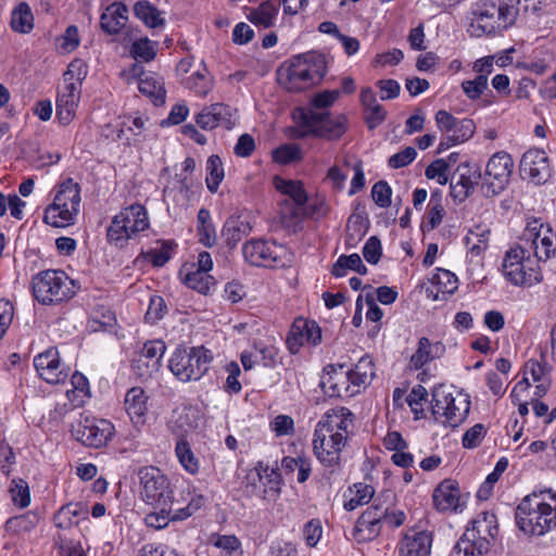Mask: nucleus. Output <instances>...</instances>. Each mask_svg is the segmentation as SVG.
Segmentation results:
<instances>
[{"instance_id": "f257e3e1", "label": "nucleus", "mask_w": 556, "mask_h": 556, "mask_svg": "<svg viewBox=\"0 0 556 556\" xmlns=\"http://www.w3.org/2000/svg\"><path fill=\"white\" fill-rule=\"evenodd\" d=\"M516 525L527 535L542 536L556 528V491L533 490L518 504Z\"/></svg>"}, {"instance_id": "f03ea898", "label": "nucleus", "mask_w": 556, "mask_h": 556, "mask_svg": "<svg viewBox=\"0 0 556 556\" xmlns=\"http://www.w3.org/2000/svg\"><path fill=\"white\" fill-rule=\"evenodd\" d=\"M327 65L323 55L309 52L300 54L279 67V84L291 92H299L317 85L326 75Z\"/></svg>"}, {"instance_id": "7ed1b4c3", "label": "nucleus", "mask_w": 556, "mask_h": 556, "mask_svg": "<svg viewBox=\"0 0 556 556\" xmlns=\"http://www.w3.org/2000/svg\"><path fill=\"white\" fill-rule=\"evenodd\" d=\"M298 128L296 138L313 135L326 140H337L346 131V118L343 115L331 116L327 112H317L314 109H298L293 114Z\"/></svg>"}, {"instance_id": "20e7f679", "label": "nucleus", "mask_w": 556, "mask_h": 556, "mask_svg": "<svg viewBox=\"0 0 556 556\" xmlns=\"http://www.w3.org/2000/svg\"><path fill=\"white\" fill-rule=\"evenodd\" d=\"M80 188L73 179L60 185L53 203L46 208L43 220L53 227H66L74 224L79 212Z\"/></svg>"}, {"instance_id": "39448f33", "label": "nucleus", "mask_w": 556, "mask_h": 556, "mask_svg": "<svg viewBox=\"0 0 556 556\" xmlns=\"http://www.w3.org/2000/svg\"><path fill=\"white\" fill-rule=\"evenodd\" d=\"M139 498L149 506H168L174 503V489L169 478L155 466L138 469Z\"/></svg>"}, {"instance_id": "423d86ee", "label": "nucleus", "mask_w": 556, "mask_h": 556, "mask_svg": "<svg viewBox=\"0 0 556 556\" xmlns=\"http://www.w3.org/2000/svg\"><path fill=\"white\" fill-rule=\"evenodd\" d=\"M212 359L204 346L178 348L169 361V369L181 382L198 381L208 370Z\"/></svg>"}, {"instance_id": "0eeeda50", "label": "nucleus", "mask_w": 556, "mask_h": 556, "mask_svg": "<svg viewBox=\"0 0 556 556\" xmlns=\"http://www.w3.org/2000/svg\"><path fill=\"white\" fill-rule=\"evenodd\" d=\"M33 294L41 304H55L75 294V285L64 271L45 270L33 278Z\"/></svg>"}, {"instance_id": "6e6552de", "label": "nucleus", "mask_w": 556, "mask_h": 556, "mask_svg": "<svg viewBox=\"0 0 556 556\" xmlns=\"http://www.w3.org/2000/svg\"><path fill=\"white\" fill-rule=\"evenodd\" d=\"M445 384H439L432 390L431 413L435 419L444 417V424L450 427H457L467 417L470 410L468 394L458 393L453 396L444 390Z\"/></svg>"}, {"instance_id": "1a4fd4ad", "label": "nucleus", "mask_w": 556, "mask_h": 556, "mask_svg": "<svg viewBox=\"0 0 556 556\" xmlns=\"http://www.w3.org/2000/svg\"><path fill=\"white\" fill-rule=\"evenodd\" d=\"M244 260L253 266L285 267L292 262L291 252L275 241L250 240L243 244Z\"/></svg>"}, {"instance_id": "9d476101", "label": "nucleus", "mask_w": 556, "mask_h": 556, "mask_svg": "<svg viewBox=\"0 0 556 556\" xmlns=\"http://www.w3.org/2000/svg\"><path fill=\"white\" fill-rule=\"evenodd\" d=\"M114 425L102 418L81 413L79 419L76 420L71 428L72 437L92 448H100L105 446L114 435Z\"/></svg>"}, {"instance_id": "9b49d317", "label": "nucleus", "mask_w": 556, "mask_h": 556, "mask_svg": "<svg viewBox=\"0 0 556 556\" xmlns=\"http://www.w3.org/2000/svg\"><path fill=\"white\" fill-rule=\"evenodd\" d=\"M353 414L345 407L334 408L325 413L317 422L314 437H323L331 442L340 453L346 444L350 429L353 426Z\"/></svg>"}, {"instance_id": "f8f14e48", "label": "nucleus", "mask_w": 556, "mask_h": 556, "mask_svg": "<svg viewBox=\"0 0 556 556\" xmlns=\"http://www.w3.org/2000/svg\"><path fill=\"white\" fill-rule=\"evenodd\" d=\"M514 162L506 152L493 154L486 163L485 172L482 177L481 190L488 198L502 192L509 182Z\"/></svg>"}, {"instance_id": "ddd939ff", "label": "nucleus", "mask_w": 556, "mask_h": 556, "mask_svg": "<svg viewBox=\"0 0 556 556\" xmlns=\"http://www.w3.org/2000/svg\"><path fill=\"white\" fill-rule=\"evenodd\" d=\"M176 72L181 84L199 96H206L213 88V77L206 65L193 56L181 60L177 64Z\"/></svg>"}, {"instance_id": "4468645a", "label": "nucleus", "mask_w": 556, "mask_h": 556, "mask_svg": "<svg viewBox=\"0 0 556 556\" xmlns=\"http://www.w3.org/2000/svg\"><path fill=\"white\" fill-rule=\"evenodd\" d=\"M205 426L204 413L198 405L181 403L172 410L168 428L178 438L202 430Z\"/></svg>"}, {"instance_id": "2eb2a0df", "label": "nucleus", "mask_w": 556, "mask_h": 556, "mask_svg": "<svg viewBox=\"0 0 556 556\" xmlns=\"http://www.w3.org/2000/svg\"><path fill=\"white\" fill-rule=\"evenodd\" d=\"M529 253L525 248L518 245L506 252L503 261L504 276L516 286H532L540 281L539 275L532 268H526V254Z\"/></svg>"}, {"instance_id": "dca6fc26", "label": "nucleus", "mask_w": 556, "mask_h": 556, "mask_svg": "<svg viewBox=\"0 0 556 556\" xmlns=\"http://www.w3.org/2000/svg\"><path fill=\"white\" fill-rule=\"evenodd\" d=\"M321 341V330L316 321L298 318L294 320L287 337V346L290 353L296 354L305 344L313 346Z\"/></svg>"}, {"instance_id": "f3484780", "label": "nucleus", "mask_w": 556, "mask_h": 556, "mask_svg": "<svg viewBox=\"0 0 556 556\" xmlns=\"http://www.w3.org/2000/svg\"><path fill=\"white\" fill-rule=\"evenodd\" d=\"M520 173L535 184H542L551 175L549 162L545 151L540 149L528 150L520 160Z\"/></svg>"}, {"instance_id": "a211bd4d", "label": "nucleus", "mask_w": 556, "mask_h": 556, "mask_svg": "<svg viewBox=\"0 0 556 556\" xmlns=\"http://www.w3.org/2000/svg\"><path fill=\"white\" fill-rule=\"evenodd\" d=\"M34 366L45 382H64L67 379V372L60 369V354L55 348H49L35 356Z\"/></svg>"}, {"instance_id": "6ab92c4d", "label": "nucleus", "mask_w": 556, "mask_h": 556, "mask_svg": "<svg viewBox=\"0 0 556 556\" xmlns=\"http://www.w3.org/2000/svg\"><path fill=\"white\" fill-rule=\"evenodd\" d=\"M80 87L77 83H64L56 99V117L62 125H68L74 116L79 101Z\"/></svg>"}, {"instance_id": "aec40b11", "label": "nucleus", "mask_w": 556, "mask_h": 556, "mask_svg": "<svg viewBox=\"0 0 556 556\" xmlns=\"http://www.w3.org/2000/svg\"><path fill=\"white\" fill-rule=\"evenodd\" d=\"M472 14L471 28L475 31L492 34L498 30V12L495 1L478 0L472 9Z\"/></svg>"}, {"instance_id": "412c9836", "label": "nucleus", "mask_w": 556, "mask_h": 556, "mask_svg": "<svg viewBox=\"0 0 556 556\" xmlns=\"http://www.w3.org/2000/svg\"><path fill=\"white\" fill-rule=\"evenodd\" d=\"M131 74L135 77L144 76L138 80V89L142 94L150 98L155 105L164 104L166 91L162 77L153 73L144 74L142 66L139 64L132 65Z\"/></svg>"}, {"instance_id": "4be33fe9", "label": "nucleus", "mask_w": 556, "mask_h": 556, "mask_svg": "<svg viewBox=\"0 0 556 556\" xmlns=\"http://www.w3.org/2000/svg\"><path fill=\"white\" fill-rule=\"evenodd\" d=\"M433 503L440 511H462L460 493L453 480H443L433 491Z\"/></svg>"}, {"instance_id": "5701e85b", "label": "nucleus", "mask_w": 556, "mask_h": 556, "mask_svg": "<svg viewBox=\"0 0 556 556\" xmlns=\"http://www.w3.org/2000/svg\"><path fill=\"white\" fill-rule=\"evenodd\" d=\"M445 345L441 341H430L427 337L418 340L417 349L410 356L409 368L418 370L425 365L441 358L445 354Z\"/></svg>"}, {"instance_id": "b1692460", "label": "nucleus", "mask_w": 556, "mask_h": 556, "mask_svg": "<svg viewBox=\"0 0 556 556\" xmlns=\"http://www.w3.org/2000/svg\"><path fill=\"white\" fill-rule=\"evenodd\" d=\"M432 534L427 531L406 533L399 545V556H430Z\"/></svg>"}, {"instance_id": "393cba45", "label": "nucleus", "mask_w": 556, "mask_h": 556, "mask_svg": "<svg viewBox=\"0 0 556 556\" xmlns=\"http://www.w3.org/2000/svg\"><path fill=\"white\" fill-rule=\"evenodd\" d=\"M542 224L534 222L529 224L523 232V239L531 242L534 255L539 261H546L555 251L553 239L548 236H542Z\"/></svg>"}, {"instance_id": "a878e982", "label": "nucleus", "mask_w": 556, "mask_h": 556, "mask_svg": "<svg viewBox=\"0 0 556 556\" xmlns=\"http://www.w3.org/2000/svg\"><path fill=\"white\" fill-rule=\"evenodd\" d=\"M128 9L124 3L114 2L106 7L101 15V28L103 31L113 35L125 27L128 21Z\"/></svg>"}, {"instance_id": "bb28decb", "label": "nucleus", "mask_w": 556, "mask_h": 556, "mask_svg": "<svg viewBox=\"0 0 556 556\" xmlns=\"http://www.w3.org/2000/svg\"><path fill=\"white\" fill-rule=\"evenodd\" d=\"M116 217L122 222V224H125V229L127 230L130 238L149 227L146 208L140 204L124 208L119 214L116 215Z\"/></svg>"}, {"instance_id": "cd10ccee", "label": "nucleus", "mask_w": 556, "mask_h": 556, "mask_svg": "<svg viewBox=\"0 0 556 556\" xmlns=\"http://www.w3.org/2000/svg\"><path fill=\"white\" fill-rule=\"evenodd\" d=\"M465 533L473 534V542L485 540L490 543V539H494L498 533L497 519L495 514L483 511L473 521L472 527L467 529Z\"/></svg>"}, {"instance_id": "c85d7f7f", "label": "nucleus", "mask_w": 556, "mask_h": 556, "mask_svg": "<svg viewBox=\"0 0 556 556\" xmlns=\"http://www.w3.org/2000/svg\"><path fill=\"white\" fill-rule=\"evenodd\" d=\"M148 395H146L143 389L139 386H135L129 389L125 396L126 412L131 418V421L136 425L143 424V416L147 412Z\"/></svg>"}, {"instance_id": "c756f323", "label": "nucleus", "mask_w": 556, "mask_h": 556, "mask_svg": "<svg viewBox=\"0 0 556 556\" xmlns=\"http://www.w3.org/2000/svg\"><path fill=\"white\" fill-rule=\"evenodd\" d=\"M166 345L162 340H151L144 343L141 354L136 359V368L142 369L143 367L159 370L160 362L165 353Z\"/></svg>"}, {"instance_id": "7c9ffc66", "label": "nucleus", "mask_w": 556, "mask_h": 556, "mask_svg": "<svg viewBox=\"0 0 556 556\" xmlns=\"http://www.w3.org/2000/svg\"><path fill=\"white\" fill-rule=\"evenodd\" d=\"M229 109L223 103H216L203 109L197 116V124L202 129H213L222 124H229Z\"/></svg>"}, {"instance_id": "2f4dec72", "label": "nucleus", "mask_w": 556, "mask_h": 556, "mask_svg": "<svg viewBox=\"0 0 556 556\" xmlns=\"http://www.w3.org/2000/svg\"><path fill=\"white\" fill-rule=\"evenodd\" d=\"M331 446V442L325 439V433H323L321 438L314 437L313 439L315 456L326 468H330V471L333 472L340 466L341 453Z\"/></svg>"}, {"instance_id": "473e14b6", "label": "nucleus", "mask_w": 556, "mask_h": 556, "mask_svg": "<svg viewBox=\"0 0 556 556\" xmlns=\"http://www.w3.org/2000/svg\"><path fill=\"white\" fill-rule=\"evenodd\" d=\"M279 13V5L271 1H264L257 8L250 9L247 17L256 26L270 28L275 26Z\"/></svg>"}, {"instance_id": "72a5a7b5", "label": "nucleus", "mask_w": 556, "mask_h": 556, "mask_svg": "<svg viewBox=\"0 0 556 556\" xmlns=\"http://www.w3.org/2000/svg\"><path fill=\"white\" fill-rule=\"evenodd\" d=\"M472 538L473 534L464 533L452 548L450 556H482L488 553L490 543L483 539L475 543Z\"/></svg>"}, {"instance_id": "f704fd0d", "label": "nucleus", "mask_w": 556, "mask_h": 556, "mask_svg": "<svg viewBox=\"0 0 556 556\" xmlns=\"http://www.w3.org/2000/svg\"><path fill=\"white\" fill-rule=\"evenodd\" d=\"M134 13L148 27L156 28L165 24L163 13L148 0H139L136 2Z\"/></svg>"}, {"instance_id": "c9c22d12", "label": "nucleus", "mask_w": 556, "mask_h": 556, "mask_svg": "<svg viewBox=\"0 0 556 556\" xmlns=\"http://www.w3.org/2000/svg\"><path fill=\"white\" fill-rule=\"evenodd\" d=\"M532 379L534 382L541 380L553 379L552 367L547 364L544 356L541 355V359H529L523 366V377L520 382H529Z\"/></svg>"}, {"instance_id": "e433bc0d", "label": "nucleus", "mask_w": 556, "mask_h": 556, "mask_svg": "<svg viewBox=\"0 0 556 556\" xmlns=\"http://www.w3.org/2000/svg\"><path fill=\"white\" fill-rule=\"evenodd\" d=\"M11 27L21 34L29 33L34 27V15L26 2H21L11 15Z\"/></svg>"}, {"instance_id": "4c0bfd02", "label": "nucleus", "mask_w": 556, "mask_h": 556, "mask_svg": "<svg viewBox=\"0 0 556 556\" xmlns=\"http://www.w3.org/2000/svg\"><path fill=\"white\" fill-rule=\"evenodd\" d=\"M498 30L513 26L519 15L520 0H497Z\"/></svg>"}, {"instance_id": "58836bf2", "label": "nucleus", "mask_w": 556, "mask_h": 556, "mask_svg": "<svg viewBox=\"0 0 556 556\" xmlns=\"http://www.w3.org/2000/svg\"><path fill=\"white\" fill-rule=\"evenodd\" d=\"M39 515L34 511L11 517L5 522V529L13 534L30 532L39 522Z\"/></svg>"}, {"instance_id": "ea45409f", "label": "nucleus", "mask_w": 556, "mask_h": 556, "mask_svg": "<svg viewBox=\"0 0 556 556\" xmlns=\"http://www.w3.org/2000/svg\"><path fill=\"white\" fill-rule=\"evenodd\" d=\"M275 186L278 191L290 197L293 203L298 204V206H303L306 204L308 198L301 181L277 178Z\"/></svg>"}, {"instance_id": "a19ab883", "label": "nucleus", "mask_w": 556, "mask_h": 556, "mask_svg": "<svg viewBox=\"0 0 556 556\" xmlns=\"http://www.w3.org/2000/svg\"><path fill=\"white\" fill-rule=\"evenodd\" d=\"M85 507L78 503L63 505L54 515V525L60 529H66L74 523L75 517L86 516Z\"/></svg>"}, {"instance_id": "79ce46f5", "label": "nucleus", "mask_w": 556, "mask_h": 556, "mask_svg": "<svg viewBox=\"0 0 556 556\" xmlns=\"http://www.w3.org/2000/svg\"><path fill=\"white\" fill-rule=\"evenodd\" d=\"M251 231L249 223L240 219H229L224 226L223 235L228 247L233 248Z\"/></svg>"}, {"instance_id": "37998d69", "label": "nucleus", "mask_w": 556, "mask_h": 556, "mask_svg": "<svg viewBox=\"0 0 556 556\" xmlns=\"http://www.w3.org/2000/svg\"><path fill=\"white\" fill-rule=\"evenodd\" d=\"M224 166L218 155H211L206 161V186L207 189L215 193L218 190L219 184L224 179Z\"/></svg>"}, {"instance_id": "c03bdc74", "label": "nucleus", "mask_w": 556, "mask_h": 556, "mask_svg": "<svg viewBox=\"0 0 556 556\" xmlns=\"http://www.w3.org/2000/svg\"><path fill=\"white\" fill-rule=\"evenodd\" d=\"M346 269L355 270L361 275H365L367 273L366 266L363 264L361 256L356 253L349 256L341 255L333 265L331 273L336 277H343Z\"/></svg>"}, {"instance_id": "a18cd8bd", "label": "nucleus", "mask_w": 556, "mask_h": 556, "mask_svg": "<svg viewBox=\"0 0 556 556\" xmlns=\"http://www.w3.org/2000/svg\"><path fill=\"white\" fill-rule=\"evenodd\" d=\"M176 456L185 468L190 473H195L199 470V462L191 451L190 444L185 438H178L175 447Z\"/></svg>"}, {"instance_id": "49530a36", "label": "nucleus", "mask_w": 556, "mask_h": 556, "mask_svg": "<svg viewBox=\"0 0 556 556\" xmlns=\"http://www.w3.org/2000/svg\"><path fill=\"white\" fill-rule=\"evenodd\" d=\"M345 375L351 382H367L376 379L375 365L368 357H363L356 364L354 370H348Z\"/></svg>"}, {"instance_id": "de8ad7c7", "label": "nucleus", "mask_w": 556, "mask_h": 556, "mask_svg": "<svg viewBox=\"0 0 556 556\" xmlns=\"http://www.w3.org/2000/svg\"><path fill=\"white\" fill-rule=\"evenodd\" d=\"M155 46L156 43L147 37L139 38L132 42L129 53L135 60L150 62L156 55Z\"/></svg>"}, {"instance_id": "09e8293b", "label": "nucleus", "mask_w": 556, "mask_h": 556, "mask_svg": "<svg viewBox=\"0 0 556 556\" xmlns=\"http://www.w3.org/2000/svg\"><path fill=\"white\" fill-rule=\"evenodd\" d=\"M351 492L353 496L344 504L346 510H353L361 505L369 503L375 494V490L371 485L361 482L355 483Z\"/></svg>"}, {"instance_id": "8fccbe9b", "label": "nucleus", "mask_w": 556, "mask_h": 556, "mask_svg": "<svg viewBox=\"0 0 556 556\" xmlns=\"http://www.w3.org/2000/svg\"><path fill=\"white\" fill-rule=\"evenodd\" d=\"M73 389L66 390V397L68 400V408L67 404H63L62 413H66L68 409H73L76 407H80L85 405L87 400L91 397L90 384H72Z\"/></svg>"}, {"instance_id": "3c124183", "label": "nucleus", "mask_w": 556, "mask_h": 556, "mask_svg": "<svg viewBox=\"0 0 556 556\" xmlns=\"http://www.w3.org/2000/svg\"><path fill=\"white\" fill-rule=\"evenodd\" d=\"M184 282L191 289L200 293L208 292L212 285H214L213 277L203 270L194 269L185 275Z\"/></svg>"}, {"instance_id": "603ef678", "label": "nucleus", "mask_w": 556, "mask_h": 556, "mask_svg": "<svg viewBox=\"0 0 556 556\" xmlns=\"http://www.w3.org/2000/svg\"><path fill=\"white\" fill-rule=\"evenodd\" d=\"M428 391L422 384H417L406 397V402L415 416V419L425 417L424 403L428 402Z\"/></svg>"}, {"instance_id": "864d4df0", "label": "nucleus", "mask_w": 556, "mask_h": 556, "mask_svg": "<svg viewBox=\"0 0 556 556\" xmlns=\"http://www.w3.org/2000/svg\"><path fill=\"white\" fill-rule=\"evenodd\" d=\"M155 510L149 513L144 517V522L149 528L156 530L164 529L167 527L170 519L172 505L168 506H152Z\"/></svg>"}, {"instance_id": "5fc2aeb1", "label": "nucleus", "mask_w": 556, "mask_h": 556, "mask_svg": "<svg viewBox=\"0 0 556 556\" xmlns=\"http://www.w3.org/2000/svg\"><path fill=\"white\" fill-rule=\"evenodd\" d=\"M303 217H305L304 205L298 206L295 203L286 201L280 210L281 223L288 228L298 225Z\"/></svg>"}, {"instance_id": "6e6d98bb", "label": "nucleus", "mask_w": 556, "mask_h": 556, "mask_svg": "<svg viewBox=\"0 0 556 556\" xmlns=\"http://www.w3.org/2000/svg\"><path fill=\"white\" fill-rule=\"evenodd\" d=\"M533 389V384H515L510 397L515 404H518V413L521 416H526L529 413L528 405L531 404L528 397L530 390Z\"/></svg>"}, {"instance_id": "4d7b16f0", "label": "nucleus", "mask_w": 556, "mask_h": 556, "mask_svg": "<svg viewBox=\"0 0 556 556\" xmlns=\"http://www.w3.org/2000/svg\"><path fill=\"white\" fill-rule=\"evenodd\" d=\"M380 523L363 521V519L358 518L354 528V535L359 542L370 541L380 533Z\"/></svg>"}, {"instance_id": "13d9d810", "label": "nucleus", "mask_w": 556, "mask_h": 556, "mask_svg": "<svg viewBox=\"0 0 556 556\" xmlns=\"http://www.w3.org/2000/svg\"><path fill=\"white\" fill-rule=\"evenodd\" d=\"M13 485L10 489L13 503L21 507H27L30 503L29 488L25 480L17 479L12 481Z\"/></svg>"}, {"instance_id": "bf43d9fd", "label": "nucleus", "mask_w": 556, "mask_h": 556, "mask_svg": "<svg viewBox=\"0 0 556 556\" xmlns=\"http://www.w3.org/2000/svg\"><path fill=\"white\" fill-rule=\"evenodd\" d=\"M273 157L275 162L280 164H288L301 160V149L299 146L289 143L283 144L274 150Z\"/></svg>"}, {"instance_id": "052dcab7", "label": "nucleus", "mask_w": 556, "mask_h": 556, "mask_svg": "<svg viewBox=\"0 0 556 556\" xmlns=\"http://www.w3.org/2000/svg\"><path fill=\"white\" fill-rule=\"evenodd\" d=\"M444 207L440 193H432L429 202L428 225L430 229L437 228L443 219Z\"/></svg>"}, {"instance_id": "680f3d73", "label": "nucleus", "mask_w": 556, "mask_h": 556, "mask_svg": "<svg viewBox=\"0 0 556 556\" xmlns=\"http://www.w3.org/2000/svg\"><path fill=\"white\" fill-rule=\"evenodd\" d=\"M212 544L225 551L228 556H240L239 552L241 547L240 541L235 535H215L211 539Z\"/></svg>"}, {"instance_id": "e2e57ef3", "label": "nucleus", "mask_w": 556, "mask_h": 556, "mask_svg": "<svg viewBox=\"0 0 556 556\" xmlns=\"http://www.w3.org/2000/svg\"><path fill=\"white\" fill-rule=\"evenodd\" d=\"M486 88L488 83L484 76H476L473 79L462 83V89L470 100L479 99Z\"/></svg>"}, {"instance_id": "0e129e2a", "label": "nucleus", "mask_w": 556, "mask_h": 556, "mask_svg": "<svg viewBox=\"0 0 556 556\" xmlns=\"http://www.w3.org/2000/svg\"><path fill=\"white\" fill-rule=\"evenodd\" d=\"M489 230L481 229L479 226L476 230H470L466 237V243L471 253L480 254L486 247Z\"/></svg>"}, {"instance_id": "69168bd1", "label": "nucleus", "mask_w": 556, "mask_h": 556, "mask_svg": "<svg viewBox=\"0 0 556 556\" xmlns=\"http://www.w3.org/2000/svg\"><path fill=\"white\" fill-rule=\"evenodd\" d=\"M392 190L388 182L380 180L376 182L371 188V197L375 203L382 208L391 205Z\"/></svg>"}, {"instance_id": "338daca9", "label": "nucleus", "mask_w": 556, "mask_h": 556, "mask_svg": "<svg viewBox=\"0 0 556 556\" xmlns=\"http://www.w3.org/2000/svg\"><path fill=\"white\" fill-rule=\"evenodd\" d=\"M486 434V429L482 424H476L469 428L463 435V446L465 448H475L480 445Z\"/></svg>"}, {"instance_id": "774afa93", "label": "nucleus", "mask_w": 556, "mask_h": 556, "mask_svg": "<svg viewBox=\"0 0 556 556\" xmlns=\"http://www.w3.org/2000/svg\"><path fill=\"white\" fill-rule=\"evenodd\" d=\"M56 544L59 545L61 556H86L79 541L59 535Z\"/></svg>"}]
</instances>
